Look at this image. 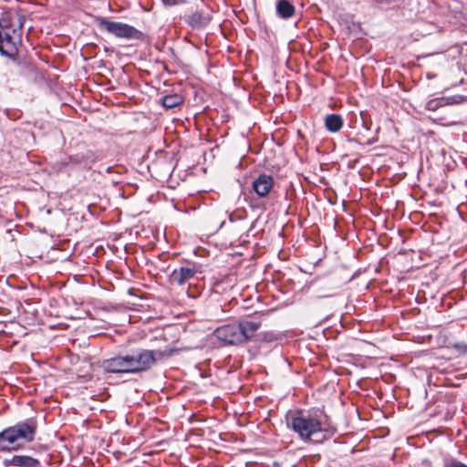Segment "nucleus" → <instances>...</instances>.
Listing matches in <instances>:
<instances>
[{
	"label": "nucleus",
	"instance_id": "obj_4",
	"mask_svg": "<svg viewBox=\"0 0 467 467\" xmlns=\"http://www.w3.org/2000/svg\"><path fill=\"white\" fill-rule=\"evenodd\" d=\"M96 20L98 22L99 27L101 30H105L116 37L125 39H138L141 36V33L138 29L128 24L112 22L104 17H97Z\"/></svg>",
	"mask_w": 467,
	"mask_h": 467
},
{
	"label": "nucleus",
	"instance_id": "obj_3",
	"mask_svg": "<svg viewBox=\"0 0 467 467\" xmlns=\"http://www.w3.org/2000/svg\"><path fill=\"white\" fill-rule=\"evenodd\" d=\"M172 353L173 350L171 348L165 350L141 348L126 355L129 358L131 373H140L149 370L158 360L170 357Z\"/></svg>",
	"mask_w": 467,
	"mask_h": 467
},
{
	"label": "nucleus",
	"instance_id": "obj_17",
	"mask_svg": "<svg viewBox=\"0 0 467 467\" xmlns=\"http://www.w3.org/2000/svg\"><path fill=\"white\" fill-rule=\"evenodd\" d=\"M209 20H210V18L205 16V17H203V19H202V21L201 22V24L204 25V24H206Z\"/></svg>",
	"mask_w": 467,
	"mask_h": 467
},
{
	"label": "nucleus",
	"instance_id": "obj_12",
	"mask_svg": "<svg viewBox=\"0 0 467 467\" xmlns=\"http://www.w3.org/2000/svg\"><path fill=\"white\" fill-rule=\"evenodd\" d=\"M342 119L339 115L331 114L325 119L326 128L331 132L338 131L342 127Z\"/></svg>",
	"mask_w": 467,
	"mask_h": 467
},
{
	"label": "nucleus",
	"instance_id": "obj_9",
	"mask_svg": "<svg viewBox=\"0 0 467 467\" xmlns=\"http://www.w3.org/2000/svg\"><path fill=\"white\" fill-rule=\"evenodd\" d=\"M253 187L259 196H265L273 187V179L268 175H260L254 182Z\"/></svg>",
	"mask_w": 467,
	"mask_h": 467
},
{
	"label": "nucleus",
	"instance_id": "obj_15",
	"mask_svg": "<svg viewBox=\"0 0 467 467\" xmlns=\"http://www.w3.org/2000/svg\"><path fill=\"white\" fill-rule=\"evenodd\" d=\"M455 348L461 352V353H465L467 351V347L465 345H459V344H456L455 345Z\"/></svg>",
	"mask_w": 467,
	"mask_h": 467
},
{
	"label": "nucleus",
	"instance_id": "obj_1",
	"mask_svg": "<svg viewBox=\"0 0 467 467\" xmlns=\"http://www.w3.org/2000/svg\"><path fill=\"white\" fill-rule=\"evenodd\" d=\"M36 426L33 421H22L0 432V451L16 450L34 441Z\"/></svg>",
	"mask_w": 467,
	"mask_h": 467
},
{
	"label": "nucleus",
	"instance_id": "obj_14",
	"mask_svg": "<svg viewBox=\"0 0 467 467\" xmlns=\"http://www.w3.org/2000/svg\"><path fill=\"white\" fill-rule=\"evenodd\" d=\"M276 10L282 17L286 18L292 16V5L290 2H278Z\"/></svg>",
	"mask_w": 467,
	"mask_h": 467
},
{
	"label": "nucleus",
	"instance_id": "obj_8",
	"mask_svg": "<svg viewBox=\"0 0 467 467\" xmlns=\"http://www.w3.org/2000/svg\"><path fill=\"white\" fill-rule=\"evenodd\" d=\"M196 272L195 267L182 266L171 272L170 280L172 284L182 285L192 279Z\"/></svg>",
	"mask_w": 467,
	"mask_h": 467
},
{
	"label": "nucleus",
	"instance_id": "obj_16",
	"mask_svg": "<svg viewBox=\"0 0 467 467\" xmlns=\"http://www.w3.org/2000/svg\"><path fill=\"white\" fill-rule=\"evenodd\" d=\"M446 467H467V465L462 463V462H452L448 464Z\"/></svg>",
	"mask_w": 467,
	"mask_h": 467
},
{
	"label": "nucleus",
	"instance_id": "obj_11",
	"mask_svg": "<svg viewBox=\"0 0 467 467\" xmlns=\"http://www.w3.org/2000/svg\"><path fill=\"white\" fill-rule=\"evenodd\" d=\"M38 461L30 456L15 455L10 460L5 461V465L16 467H36Z\"/></svg>",
	"mask_w": 467,
	"mask_h": 467
},
{
	"label": "nucleus",
	"instance_id": "obj_5",
	"mask_svg": "<svg viewBox=\"0 0 467 467\" xmlns=\"http://www.w3.org/2000/svg\"><path fill=\"white\" fill-rule=\"evenodd\" d=\"M319 422L312 418H305L302 416L294 415V432L297 433L298 436L303 440H313L320 431Z\"/></svg>",
	"mask_w": 467,
	"mask_h": 467
},
{
	"label": "nucleus",
	"instance_id": "obj_7",
	"mask_svg": "<svg viewBox=\"0 0 467 467\" xmlns=\"http://www.w3.org/2000/svg\"><path fill=\"white\" fill-rule=\"evenodd\" d=\"M214 336L222 342L229 345L240 344L242 342L241 328L237 324L226 325L218 327Z\"/></svg>",
	"mask_w": 467,
	"mask_h": 467
},
{
	"label": "nucleus",
	"instance_id": "obj_13",
	"mask_svg": "<svg viewBox=\"0 0 467 467\" xmlns=\"http://www.w3.org/2000/svg\"><path fill=\"white\" fill-rule=\"evenodd\" d=\"M182 102V98L178 94H171L165 96L161 103L166 109H172Z\"/></svg>",
	"mask_w": 467,
	"mask_h": 467
},
{
	"label": "nucleus",
	"instance_id": "obj_10",
	"mask_svg": "<svg viewBox=\"0 0 467 467\" xmlns=\"http://www.w3.org/2000/svg\"><path fill=\"white\" fill-rule=\"evenodd\" d=\"M237 325L241 328L242 342L251 338L260 327V322L252 320H243Z\"/></svg>",
	"mask_w": 467,
	"mask_h": 467
},
{
	"label": "nucleus",
	"instance_id": "obj_6",
	"mask_svg": "<svg viewBox=\"0 0 467 467\" xmlns=\"http://www.w3.org/2000/svg\"><path fill=\"white\" fill-rule=\"evenodd\" d=\"M99 367L106 373H131L127 355H118L102 360Z\"/></svg>",
	"mask_w": 467,
	"mask_h": 467
},
{
	"label": "nucleus",
	"instance_id": "obj_2",
	"mask_svg": "<svg viewBox=\"0 0 467 467\" xmlns=\"http://www.w3.org/2000/svg\"><path fill=\"white\" fill-rule=\"evenodd\" d=\"M22 44V24L13 25L6 17L0 20V53L9 57L18 53Z\"/></svg>",
	"mask_w": 467,
	"mask_h": 467
}]
</instances>
